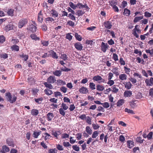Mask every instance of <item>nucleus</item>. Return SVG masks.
<instances>
[{"instance_id":"nucleus-45","label":"nucleus","mask_w":153,"mask_h":153,"mask_svg":"<svg viewBox=\"0 0 153 153\" xmlns=\"http://www.w3.org/2000/svg\"><path fill=\"white\" fill-rule=\"evenodd\" d=\"M8 57L7 54L5 53H2L0 54V58L1 59L3 58L4 59H7Z\"/></svg>"},{"instance_id":"nucleus-51","label":"nucleus","mask_w":153,"mask_h":153,"mask_svg":"<svg viewBox=\"0 0 153 153\" xmlns=\"http://www.w3.org/2000/svg\"><path fill=\"white\" fill-rule=\"evenodd\" d=\"M136 140L137 142L142 143L143 142V140H142V137H137L136 138Z\"/></svg>"},{"instance_id":"nucleus-40","label":"nucleus","mask_w":153,"mask_h":153,"mask_svg":"<svg viewBox=\"0 0 153 153\" xmlns=\"http://www.w3.org/2000/svg\"><path fill=\"white\" fill-rule=\"evenodd\" d=\"M74 14L69 13L68 16V17H69V18L72 20L73 21H75L76 17L74 15Z\"/></svg>"},{"instance_id":"nucleus-22","label":"nucleus","mask_w":153,"mask_h":153,"mask_svg":"<svg viewBox=\"0 0 153 153\" xmlns=\"http://www.w3.org/2000/svg\"><path fill=\"white\" fill-rule=\"evenodd\" d=\"M7 143L8 145V146L12 147H14V142L12 140L8 139L6 140Z\"/></svg>"},{"instance_id":"nucleus-58","label":"nucleus","mask_w":153,"mask_h":153,"mask_svg":"<svg viewBox=\"0 0 153 153\" xmlns=\"http://www.w3.org/2000/svg\"><path fill=\"white\" fill-rule=\"evenodd\" d=\"M63 144L65 147H68L71 146V145L70 144L69 142H63Z\"/></svg>"},{"instance_id":"nucleus-28","label":"nucleus","mask_w":153,"mask_h":153,"mask_svg":"<svg viewBox=\"0 0 153 153\" xmlns=\"http://www.w3.org/2000/svg\"><path fill=\"white\" fill-rule=\"evenodd\" d=\"M41 133V131L39 132L34 131L33 134V136L34 138H37L39 135Z\"/></svg>"},{"instance_id":"nucleus-34","label":"nucleus","mask_w":153,"mask_h":153,"mask_svg":"<svg viewBox=\"0 0 153 153\" xmlns=\"http://www.w3.org/2000/svg\"><path fill=\"white\" fill-rule=\"evenodd\" d=\"M61 71L60 70H56L53 71V74L55 76H59L61 74Z\"/></svg>"},{"instance_id":"nucleus-16","label":"nucleus","mask_w":153,"mask_h":153,"mask_svg":"<svg viewBox=\"0 0 153 153\" xmlns=\"http://www.w3.org/2000/svg\"><path fill=\"white\" fill-rule=\"evenodd\" d=\"M10 151V149L8 147L6 146H3L2 147V150L1 151V152L2 153H6L9 152Z\"/></svg>"},{"instance_id":"nucleus-11","label":"nucleus","mask_w":153,"mask_h":153,"mask_svg":"<svg viewBox=\"0 0 153 153\" xmlns=\"http://www.w3.org/2000/svg\"><path fill=\"white\" fill-rule=\"evenodd\" d=\"M48 53H50V56H52V57L55 59H57L58 58V56L57 55L56 53L53 50H51L48 51Z\"/></svg>"},{"instance_id":"nucleus-15","label":"nucleus","mask_w":153,"mask_h":153,"mask_svg":"<svg viewBox=\"0 0 153 153\" xmlns=\"http://www.w3.org/2000/svg\"><path fill=\"white\" fill-rule=\"evenodd\" d=\"M52 16L54 18L57 17L58 16V13L55 10L52 9L51 11Z\"/></svg>"},{"instance_id":"nucleus-63","label":"nucleus","mask_w":153,"mask_h":153,"mask_svg":"<svg viewBox=\"0 0 153 153\" xmlns=\"http://www.w3.org/2000/svg\"><path fill=\"white\" fill-rule=\"evenodd\" d=\"M60 91L64 93H65L67 91V89L65 87L62 86L60 88Z\"/></svg>"},{"instance_id":"nucleus-3","label":"nucleus","mask_w":153,"mask_h":153,"mask_svg":"<svg viewBox=\"0 0 153 153\" xmlns=\"http://www.w3.org/2000/svg\"><path fill=\"white\" fill-rule=\"evenodd\" d=\"M28 20L27 19L23 18L19 21L18 25V27L21 28L23 27H25L27 24Z\"/></svg>"},{"instance_id":"nucleus-48","label":"nucleus","mask_w":153,"mask_h":153,"mask_svg":"<svg viewBox=\"0 0 153 153\" xmlns=\"http://www.w3.org/2000/svg\"><path fill=\"white\" fill-rule=\"evenodd\" d=\"M99 134V132L97 131H94L92 135V137L93 138H96Z\"/></svg>"},{"instance_id":"nucleus-46","label":"nucleus","mask_w":153,"mask_h":153,"mask_svg":"<svg viewBox=\"0 0 153 153\" xmlns=\"http://www.w3.org/2000/svg\"><path fill=\"white\" fill-rule=\"evenodd\" d=\"M89 87L91 90L95 89H96L95 84L93 82H90Z\"/></svg>"},{"instance_id":"nucleus-52","label":"nucleus","mask_w":153,"mask_h":153,"mask_svg":"<svg viewBox=\"0 0 153 153\" xmlns=\"http://www.w3.org/2000/svg\"><path fill=\"white\" fill-rule=\"evenodd\" d=\"M71 34V33H68L66 34V38L69 41H71L72 38V36Z\"/></svg>"},{"instance_id":"nucleus-54","label":"nucleus","mask_w":153,"mask_h":153,"mask_svg":"<svg viewBox=\"0 0 153 153\" xmlns=\"http://www.w3.org/2000/svg\"><path fill=\"white\" fill-rule=\"evenodd\" d=\"M72 147L73 149L75 151L78 152L79 151V148L76 145H73Z\"/></svg>"},{"instance_id":"nucleus-21","label":"nucleus","mask_w":153,"mask_h":153,"mask_svg":"<svg viewBox=\"0 0 153 153\" xmlns=\"http://www.w3.org/2000/svg\"><path fill=\"white\" fill-rule=\"evenodd\" d=\"M124 84L125 85V88L127 89H129L131 88L132 85L130 82H126Z\"/></svg>"},{"instance_id":"nucleus-56","label":"nucleus","mask_w":153,"mask_h":153,"mask_svg":"<svg viewBox=\"0 0 153 153\" xmlns=\"http://www.w3.org/2000/svg\"><path fill=\"white\" fill-rule=\"evenodd\" d=\"M102 105L103 107L105 108H107L109 107V105L108 102H105L104 103H102Z\"/></svg>"},{"instance_id":"nucleus-12","label":"nucleus","mask_w":153,"mask_h":153,"mask_svg":"<svg viewBox=\"0 0 153 153\" xmlns=\"http://www.w3.org/2000/svg\"><path fill=\"white\" fill-rule=\"evenodd\" d=\"M74 46L76 49L79 50H82L83 48L82 44L79 42L75 43Z\"/></svg>"},{"instance_id":"nucleus-29","label":"nucleus","mask_w":153,"mask_h":153,"mask_svg":"<svg viewBox=\"0 0 153 153\" xmlns=\"http://www.w3.org/2000/svg\"><path fill=\"white\" fill-rule=\"evenodd\" d=\"M124 103V101L123 99L119 100L117 102V106H120L122 105Z\"/></svg>"},{"instance_id":"nucleus-14","label":"nucleus","mask_w":153,"mask_h":153,"mask_svg":"<svg viewBox=\"0 0 153 153\" xmlns=\"http://www.w3.org/2000/svg\"><path fill=\"white\" fill-rule=\"evenodd\" d=\"M127 145L128 148L131 149L134 146V143L133 141L128 140L127 142Z\"/></svg>"},{"instance_id":"nucleus-55","label":"nucleus","mask_w":153,"mask_h":153,"mask_svg":"<svg viewBox=\"0 0 153 153\" xmlns=\"http://www.w3.org/2000/svg\"><path fill=\"white\" fill-rule=\"evenodd\" d=\"M69 136V135L66 133H63L62 134V137L63 139L68 138Z\"/></svg>"},{"instance_id":"nucleus-7","label":"nucleus","mask_w":153,"mask_h":153,"mask_svg":"<svg viewBox=\"0 0 153 153\" xmlns=\"http://www.w3.org/2000/svg\"><path fill=\"white\" fill-rule=\"evenodd\" d=\"M103 25L106 29H110L112 26V22L110 21H107L104 22Z\"/></svg>"},{"instance_id":"nucleus-50","label":"nucleus","mask_w":153,"mask_h":153,"mask_svg":"<svg viewBox=\"0 0 153 153\" xmlns=\"http://www.w3.org/2000/svg\"><path fill=\"white\" fill-rule=\"evenodd\" d=\"M67 24L68 25L73 27L75 25L74 22L71 20H68L67 22Z\"/></svg>"},{"instance_id":"nucleus-39","label":"nucleus","mask_w":153,"mask_h":153,"mask_svg":"<svg viewBox=\"0 0 153 153\" xmlns=\"http://www.w3.org/2000/svg\"><path fill=\"white\" fill-rule=\"evenodd\" d=\"M43 100V98L42 97L38 98L35 99V102L38 104H41Z\"/></svg>"},{"instance_id":"nucleus-5","label":"nucleus","mask_w":153,"mask_h":153,"mask_svg":"<svg viewBox=\"0 0 153 153\" xmlns=\"http://www.w3.org/2000/svg\"><path fill=\"white\" fill-rule=\"evenodd\" d=\"M109 45L107 43H105L103 42L101 43V50L104 53H105L109 47Z\"/></svg>"},{"instance_id":"nucleus-30","label":"nucleus","mask_w":153,"mask_h":153,"mask_svg":"<svg viewBox=\"0 0 153 153\" xmlns=\"http://www.w3.org/2000/svg\"><path fill=\"white\" fill-rule=\"evenodd\" d=\"M44 84L47 88H48L49 89H52L53 88V86L50 83L47 82H45L44 83Z\"/></svg>"},{"instance_id":"nucleus-33","label":"nucleus","mask_w":153,"mask_h":153,"mask_svg":"<svg viewBox=\"0 0 153 153\" xmlns=\"http://www.w3.org/2000/svg\"><path fill=\"white\" fill-rule=\"evenodd\" d=\"M93 79L94 81L98 82L102 80V78L100 76L97 75V76H94L93 78Z\"/></svg>"},{"instance_id":"nucleus-32","label":"nucleus","mask_w":153,"mask_h":153,"mask_svg":"<svg viewBox=\"0 0 153 153\" xmlns=\"http://www.w3.org/2000/svg\"><path fill=\"white\" fill-rule=\"evenodd\" d=\"M85 131L88 134L91 135L92 134V131L89 126H87L85 128Z\"/></svg>"},{"instance_id":"nucleus-6","label":"nucleus","mask_w":153,"mask_h":153,"mask_svg":"<svg viewBox=\"0 0 153 153\" xmlns=\"http://www.w3.org/2000/svg\"><path fill=\"white\" fill-rule=\"evenodd\" d=\"M62 133L61 130L54 131L53 130L51 132V135L55 137L56 139H58V136Z\"/></svg>"},{"instance_id":"nucleus-10","label":"nucleus","mask_w":153,"mask_h":153,"mask_svg":"<svg viewBox=\"0 0 153 153\" xmlns=\"http://www.w3.org/2000/svg\"><path fill=\"white\" fill-rule=\"evenodd\" d=\"M54 117L53 114L51 112H49L47 114V120L48 121H52L53 118Z\"/></svg>"},{"instance_id":"nucleus-4","label":"nucleus","mask_w":153,"mask_h":153,"mask_svg":"<svg viewBox=\"0 0 153 153\" xmlns=\"http://www.w3.org/2000/svg\"><path fill=\"white\" fill-rule=\"evenodd\" d=\"M32 22L33 24L30 25L27 29L32 33H34L36 31L37 29L36 25L34 21Z\"/></svg>"},{"instance_id":"nucleus-26","label":"nucleus","mask_w":153,"mask_h":153,"mask_svg":"<svg viewBox=\"0 0 153 153\" xmlns=\"http://www.w3.org/2000/svg\"><path fill=\"white\" fill-rule=\"evenodd\" d=\"M45 94L48 95H50L53 94L52 91L50 90V89L47 88L44 91Z\"/></svg>"},{"instance_id":"nucleus-23","label":"nucleus","mask_w":153,"mask_h":153,"mask_svg":"<svg viewBox=\"0 0 153 153\" xmlns=\"http://www.w3.org/2000/svg\"><path fill=\"white\" fill-rule=\"evenodd\" d=\"M131 13L130 11L127 8H125L124 10L123 14L127 16H129Z\"/></svg>"},{"instance_id":"nucleus-8","label":"nucleus","mask_w":153,"mask_h":153,"mask_svg":"<svg viewBox=\"0 0 153 153\" xmlns=\"http://www.w3.org/2000/svg\"><path fill=\"white\" fill-rule=\"evenodd\" d=\"M56 81V78L54 76H50L47 79V82L50 83H53Z\"/></svg>"},{"instance_id":"nucleus-27","label":"nucleus","mask_w":153,"mask_h":153,"mask_svg":"<svg viewBox=\"0 0 153 153\" xmlns=\"http://www.w3.org/2000/svg\"><path fill=\"white\" fill-rule=\"evenodd\" d=\"M143 16H137L134 18L133 22L135 23L139 22L140 20L143 19Z\"/></svg>"},{"instance_id":"nucleus-59","label":"nucleus","mask_w":153,"mask_h":153,"mask_svg":"<svg viewBox=\"0 0 153 153\" xmlns=\"http://www.w3.org/2000/svg\"><path fill=\"white\" fill-rule=\"evenodd\" d=\"M108 80L107 82V84L110 86H112L114 84V82L113 80H111V79Z\"/></svg>"},{"instance_id":"nucleus-18","label":"nucleus","mask_w":153,"mask_h":153,"mask_svg":"<svg viewBox=\"0 0 153 153\" xmlns=\"http://www.w3.org/2000/svg\"><path fill=\"white\" fill-rule=\"evenodd\" d=\"M13 25L12 24H9L5 27V30L6 31L12 30L13 29Z\"/></svg>"},{"instance_id":"nucleus-19","label":"nucleus","mask_w":153,"mask_h":153,"mask_svg":"<svg viewBox=\"0 0 153 153\" xmlns=\"http://www.w3.org/2000/svg\"><path fill=\"white\" fill-rule=\"evenodd\" d=\"M132 94V91H125L124 93V96L125 97H130Z\"/></svg>"},{"instance_id":"nucleus-13","label":"nucleus","mask_w":153,"mask_h":153,"mask_svg":"<svg viewBox=\"0 0 153 153\" xmlns=\"http://www.w3.org/2000/svg\"><path fill=\"white\" fill-rule=\"evenodd\" d=\"M79 92L82 94H85L88 93V90L87 88L83 86L79 88Z\"/></svg>"},{"instance_id":"nucleus-61","label":"nucleus","mask_w":153,"mask_h":153,"mask_svg":"<svg viewBox=\"0 0 153 153\" xmlns=\"http://www.w3.org/2000/svg\"><path fill=\"white\" fill-rule=\"evenodd\" d=\"M56 147L57 149L59 151H62L63 150V148L62 146L58 144L56 145Z\"/></svg>"},{"instance_id":"nucleus-24","label":"nucleus","mask_w":153,"mask_h":153,"mask_svg":"<svg viewBox=\"0 0 153 153\" xmlns=\"http://www.w3.org/2000/svg\"><path fill=\"white\" fill-rule=\"evenodd\" d=\"M104 87L103 86L100 85H97L96 86L97 90L100 91H102L104 89Z\"/></svg>"},{"instance_id":"nucleus-49","label":"nucleus","mask_w":153,"mask_h":153,"mask_svg":"<svg viewBox=\"0 0 153 153\" xmlns=\"http://www.w3.org/2000/svg\"><path fill=\"white\" fill-rule=\"evenodd\" d=\"M20 57L23 58L25 61H26L28 58V56L27 55L25 54L24 53H22V55H20Z\"/></svg>"},{"instance_id":"nucleus-38","label":"nucleus","mask_w":153,"mask_h":153,"mask_svg":"<svg viewBox=\"0 0 153 153\" xmlns=\"http://www.w3.org/2000/svg\"><path fill=\"white\" fill-rule=\"evenodd\" d=\"M14 10L11 8L9 9L7 12V14L10 16H13V15Z\"/></svg>"},{"instance_id":"nucleus-31","label":"nucleus","mask_w":153,"mask_h":153,"mask_svg":"<svg viewBox=\"0 0 153 153\" xmlns=\"http://www.w3.org/2000/svg\"><path fill=\"white\" fill-rule=\"evenodd\" d=\"M111 88L112 89L111 91L114 93H116L118 91L119 89L116 87V85H113L111 87Z\"/></svg>"},{"instance_id":"nucleus-17","label":"nucleus","mask_w":153,"mask_h":153,"mask_svg":"<svg viewBox=\"0 0 153 153\" xmlns=\"http://www.w3.org/2000/svg\"><path fill=\"white\" fill-rule=\"evenodd\" d=\"M39 114V110L36 109H32L31 111V114L33 116H36Z\"/></svg>"},{"instance_id":"nucleus-36","label":"nucleus","mask_w":153,"mask_h":153,"mask_svg":"<svg viewBox=\"0 0 153 153\" xmlns=\"http://www.w3.org/2000/svg\"><path fill=\"white\" fill-rule=\"evenodd\" d=\"M74 36L76 39L79 41H81L82 39V37L81 36L78 34L77 33H76L74 34Z\"/></svg>"},{"instance_id":"nucleus-20","label":"nucleus","mask_w":153,"mask_h":153,"mask_svg":"<svg viewBox=\"0 0 153 153\" xmlns=\"http://www.w3.org/2000/svg\"><path fill=\"white\" fill-rule=\"evenodd\" d=\"M11 49L12 51H18L19 50V47L16 45H14L11 46Z\"/></svg>"},{"instance_id":"nucleus-35","label":"nucleus","mask_w":153,"mask_h":153,"mask_svg":"<svg viewBox=\"0 0 153 153\" xmlns=\"http://www.w3.org/2000/svg\"><path fill=\"white\" fill-rule=\"evenodd\" d=\"M137 101H131L130 102V105L132 108H134L136 106H137L136 103L135 102Z\"/></svg>"},{"instance_id":"nucleus-2","label":"nucleus","mask_w":153,"mask_h":153,"mask_svg":"<svg viewBox=\"0 0 153 153\" xmlns=\"http://www.w3.org/2000/svg\"><path fill=\"white\" fill-rule=\"evenodd\" d=\"M68 108V107L66 104L62 103L61 106V108L59 110L60 114L62 116H65L66 112L65 111Z\"/></svg>"},{"instance_id":"nucleus-53","label":"nucleus","mask_w":153,"mask_h":153,"mask_svg":"<svg viewBox=\"0 0 153 153\" xmlns=\"http://www.w3.org/2000/svg\"><path fill=\"white\" fill-rule=\"evenodd\" d=\"M125 140V137L123 135H121L119 137V140L121 142H123Z\"/></svg>"},{"instance_id":"nucleus-44","label":"nucleus","mask_w":153,"mask_h":153,"mask_svg":"<svg viewBox=\"0 0 153 153\" xmlns=\"http://www.w3.org/2000/svg\"><path fill=\"white\" fill-rule=\"evenodd\" d=\"M125 112H127L128 113H130L132 114H135V113L132 110H130V109H129L127 108H126L125 109Z\"/></svg>"},{"instance_id":"nucleus-9","label":"nucleus","mask_w":153,"mask_h":153,"mask_svg":"<svg viewBox=\"0 0 153 153\" xmlns=\"http://www.w3.org/2000/svg\"><path fill=\"white\" fill-rule=\"evenodd\" d=\"M145 82L147 86L153 85V78L151 77L149 80V79H146L145 80Z\"/></svg>"},{"instance_id":"nucleus-42","label":"nucleus","mask_w":153,"mask_h":153,"mask_svg":"<svg viewBox=\"0 0 153 153\" xmlns=\"http://www.w3.org/2000/svg\"><path fill=\"white\" fill-rule=\"evenodd\" d=\"M127 76L126 74H123L120 75L119 76V78L120 79L124 80L126 79Z\"/></svg>"},{"instance_id":"nucleus-1","label":"nucleus","mask_w":153,"mask_h":153,"mask_svg":"<svg viewBox=\"0 0 153 153\" xmlns=\"http://www.w3.org/2000/svg\"><path fill=\"white\" fill-rule=\"evenodd\" d=\"M5 96L7 101L9 102L10 103H14L17 99L16 94H13L12 95L9 92L6 93L5 94Z\"/></svg>"},{"instance_id":"nucleus-64","label":"nucleus","mask_w":153,"mask_h":153,"mask_svg":"<svg viewBox=\"0 0 153 153\" xmlns=\"http://www.w3.org/2000/svg\"><path fill=\"white\" fill-rule=\"evenodd\" d=\"M41 27L42 30L44 31H46L48 29L47 26L45 24H44L42 25L41 26Z\"/></svg>"},{"instance_id":"nucleus-47","label":"nucleus","mask_w":153,"mask_h":153,"mask_svg":"<svg viewBox=\"0 0 153 153\" xmlns=\"http://www.w3.org/2000/svg\"><path fill=\"white\" fill-rule=\"evenodd\" d=\"M69 6L74 10H75L76 9L77 7V4L76 5L74 4L73 2H70L69 3Z\"/></svg>"},{"instance_id":"nucleus-37","label":"nucleus","mask_w":153,"mask_h":153,"mask_svg":"<svg viewBox=\"0 0 153 153\" xmlns=\"http://www.w3.org/2000/svg\"><path fill=\"white\" fill-rule=\"evenodd\" d=\"M30 37L32 39L35 40H39V37H37L36 35L35 34H33L30 35Z\"/></svg>"},{"instance_id":"nucleus-57","label":"nucleus","mask_w":153,"mask_h":153,"mask_svg":"<svg viewBox=\"0 0 153 153\" xmlns=\"http://www.w3.org/2000/svg\"><path fill=\"white\" fill-rule=\"evenodd\" d=\"M57 150L54 148V149H50L48 150V153H56Z\"/></svg>"},{"instance_id":"nucleus-25","label":"nucleus","mask_w":153,"mask_h":153,"mask_svg":"<svg viewBox=\"0 0 153 153\" xmlns=\"http://www.w3.org/2000/svg\"><path fill=\"white\" fill-rule=\"evenodd\" d=\"M45 22L47 23H51L54 21V19L51 17H48L45 19Z\"/></svg>"},{"instance_id":"nucleus-43","label":"nucleus","mask_w":153,"mask_h":153,"mask_svg":"<svg viewBox=\"0 0 153 153\" xmlns=\"http://www.w3.org/2000/svg\"><path fill=\"white\" fill-rule=\"evenodd\" d=\"M76 14L78 17L82 16L84 14L85 12L81 10H78L76 11Z\"/></svg>"},{"instance_id":"nucleus-62","label":"nucleus","mask_w":153,"mask_h":153,"mask_svg":"<svg viewBox=\"0 0 153 153\" xmlns=\"http://www.w3.org/2000/svg\"><path fill=\"white\" fill-rule=\"evenodd\" d=\"M50 56V53H45L42 56V58H45L47 57H49Z\"/></svg>"},{"instance_id":"nucleus-41","label":"nucleus","mask_w":153,"mask_h":153,"mask_svg":"<svg viewBox=\"0 0 153 153\" xmlns=\"http://www.w3.org/2000/svg\"><path fill=\"white\" fill-rule=\"evenodd\" d=\"M86 122L89 125L91 124V118L89 116L86 117L85 119Z\"/></svg>"},{"instance_id":"nucleus-60","label":"nucleus","mask_w":153,"mask_h":153,"mask_svg":"<svg viewBox=\"0 0 153 153\" xmlns=\"http://www.w3.org/2000/svg\"><path fill=\"white\" fill-rule=\"evenodd\" d=\"M144 16L146 17H150L152 16V14L148 11H146L144 13Z\"/></svg>"}]
</instances>
